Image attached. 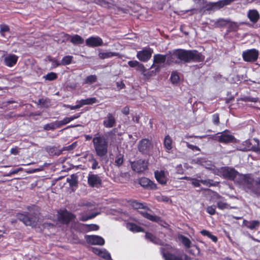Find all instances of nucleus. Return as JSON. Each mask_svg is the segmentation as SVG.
<instances>
[{
    "label": "nucleus",
    "mask_w": 260,
    "mask_h": 260,
    "mask_svg": "<svg viewBox=\"0 0 260 260\" xmlns=\"http://www.w3.org/2000/svg\"><path fill=\"white\" fill-rule=\"evenodd\" d=\"M43 226L44 227V228H49V227L52 226L53 225L51 223H44Z\"/></svg>",
    "instance_id": "774afa93"
},
{
    "label": "nucleus",
    "mask_w": 260,
    "mask_h": 260,
    "mask_svg": "<svg viewBox=\"0 0 260 260\" xmlns=\"http://www.w3.org/2000/svg\"><path fill=\"white\" fill-rule=\"evenodd\" d=\"M92 143L97 155L102 157L107 154L108 142L104 137L95 136L92 139Z\"/></svg>",
    "instance_id": "20e7f679"
},
{
    "label": "nucleus",
    "mask_w": 260,
    "mask_h": 260,
    "mask_svg": "<svg viewBox=\"0 0 260 260\" xmlns=\"http://www.w3.org/2000/svg\"><path fill=\"white\" fill-rule=\"evenodd\" d=\"M183 142L185 143L186 144L187 147L188 148L191 149L192 151H200V148L198 147V146L190 144L188 142H187L185 141H183Z\"/></svg>",
    "instance_id": "49530a36"
},
{
    "label": "nucleus",
    "mask_w": 260,
    "mask_h": 260,
    "mask_svg": "<svg viewBox=\"0 0 260 260\" xmlns=\"http://www.w3.org/2000/svg\"><path fill=\"white\" fill-rule=\"evenodd\" d=\"M201 233L202 235L203 236H206L207 237H209L210 235H211V233L210 232H209L208 231H207V230H203L202 231H201Z\"/></svg>",
    "instance_id": "bf43d9fd"
},
{
    "label": "nucleus",
    "mask_w": 260,
    "mask_h": 260,
    "mask_svg": "<svg viewBox=\"0 0 260 260\" xmlns=\"http://www.w3.org/2000/svg\"><path fill=\"white\" fill-rule=\"evenodd\" d=\"M209 238H210L214 242H216L217 241V238L211 234Z\"/></svg>",
    "instance_id": "0e129e2a"
},
{
    "label": "nucleus",
    "mask_w": 260,
    "mask_h": 260,
    "mask_svg": "<svg viewBox=\"0 0 260 260\" xmlns=\"http://www.w3.org/2000/svg\"><path fill=\"white\" fill-rule=\"evenodd\" d=\"M136 70L137 71L141 72L143 75L146 76L145 73L146 70L143 64L139 62L138 64L136 67Z\"/></svg>",
    "instance_id": "c03bdc74"
},
{
    "label": "nucleus",
    "mask_w": 260,
    "mask_h": 260,
    "mask_svg": "<svg viewBox=\"0 0 260 260\" xmlns=\"http://www.w3.org/2000/svg\"><path fill=\"white\" fill-rule=\"evenodd\" d=\"M234 0H221L216 3H210L208 4L210 8L213 10L219 9L224 6L228 5Z\"/></svg>",
    "instance_id": "2eb2a0df"
},
{
    "label": "nucleus",
    "mask_w": 260,
    "mask_h": 260,
    "mask_svg": "<svg viewBox=\"0 0 260 260\" xmlns=\"http://www.w3.org/2000/svg\"><path fill=\"white\" fill-rule=\"evenodd\" d=\"M92 251L99 256L107 260L111 259L110 254L104 248H92Z\"/></svg>",
    "instance_id": "4468645a"
},
{
    "label": "nucleus",
    "mask_w": 260,
    "mask_h": 260,
    "mask_svg": "<svg viewBox=\"0 0 260 260\" xmlns=\"http://www.w3.org/2000/svg\"><path fill=\"white\" fill-rule=\"evenodd\" d=\"M103 43L102 39L98 36H92L85 40L86 45L90 47L100 46Z\"/></svg>",
    "instance_id": "9d476101"
},
{
    "label": "nucleus",
    "mask_w": 260,
    "mask_h": 260,
    "mask_svg": "<svg viewBox=\"0 0 260 260\" xmlns=\"http://www.w3.org/2000/svg\"><path fill=\"white\" fill-rule=\"evenodd\" d=\"M201 182L206 186H211L212 185V184L211 183L210 180H201Z\"/></svg>",
    "instance_id": "13d9d810"
},
{
    "label": "nucleus",
    "mask_w": 260,
    "mask_h": 260,
    "mask_svg": "<svg viewBox=\"0 0 260 260\" xmlns=\"http://www.w3.org/2000/svg\"><path fill=\"white\" fill-rule=\"evenodd\" d=\"M57 128H58V126L57 124L56 121L52 123L47 124L44 126V129L47 131L53 130Z\"/></svg>",
    "instance_id": "72a5a7b5"
},
{
    "label": "nucleus",
    "mask_w": 260,
    "mask_h": 260,
    "mask_svg": "<svg viewBox=\"0 0 260 260\" xmlns=\"http://www.w3.org/2000/svg\"><path fill=\"white\" fill-rule=\"evenodd\" d=\"M171 81L173 83H177L179 80V76L176 72H173L171 76Z\"/></svg>",
    "instance_id": "a18cd8bd"
},
{
    "label": "nucleus",
    "mask_w": 260,
    "mask_h": 260,
    "mask_svg": "<svg viewBox=\"0 0 260 260\" xmlns=\"http://www.w3.org/2000/svg\"><path fill=\"white\" fill-rule=\"evenodd\" d=\"M17 217L26 225L37 227L39 226L40 223L39 217L37 215L30 216L23 213H18L17 214Z\"/></svg>",
    "instance_id": "39448f33"
},
{
    "label": "nucleus",
    "mask_w": 260,
    "mask_h": 260,
    "mask_svg": "<svg viewBox=\"0 0 260 260\" xmlns=\"http://www.w3.org/2000/svg\"><path fill=\"white\" fill-rule=\"evenodd\" d=\"M147 168V162L143 160H139L132 164V169L137 172H142Z\"/></svg>",
    "instance_id": "f8f14e48"
},
{
    "label": "nucleus",
    "mask_w": 260,
    "mask_h": 260,
    "mask_svg": "<svg viewBox=\"0 0 260 260\" xmlns=\"http://www.w3.org/2000/svg\"><path fill=\"white\" fill-rule=\"evenodd\" d=\"M190 180L191 181V183L196 187H198L200 186V183L201 182V180L194 179V178H190Z\"/></svg>",
    "instance_id": "864d4df0"
},
{
    "label": "nucleus",
    "mask_w": 260,
    "mask_h": 260,
    "mask_svg": "<svg viewBox=\"0 0 260 260\" xmlns=\"http://www.w3.org/2000/svg\"><path fill=\"white\" fill-rule=\"evenodd\" d=\"M131 206L135 209H144V205L141 203L138 202L136 201H132Z\"/></svg>",
    "instance_id": "a19ab883"
},
{
    "label": "nucleus",
    "mask_w": 260,
    "mask_h": 260,
    "mask_svg": "<svg viewBox=\"0 0 260 260\" xmlns=\"http://www.w3.org/2000/svg\"><path fill=\"white\" fill-rule=\"evenodd\" d=\"M72 59H73L72 56H71V55L65 56L62 58L61 61L60 62L61 65L66 66V65L70 64L72 62Z\"/></svg>",
    "instance_id": "2f4dec72"
},
{
    "label": "nucleus",
    "mask_w": 260,
    "mask_h": 260,
    "mask_svg": "<svg viewBox=\"0 0 260 260\" xmlns=\"http://www.w3.org/2000/svg\"><path fill=\"white\" fill-rule=\"evenodd\" d=\"M212 198L213 200L216 199L215 202L216 203L217 208L220 210L235 208L234 207H231L226 202L225 200L217 193H214Z\"/></svg>",
    "instance_id": "0eeeda50"
},
{
    "label": "nucleus",
    "mask_w": 260,
    "mask_h": 260,
    "mask_svg": "<svg viewBox=\"0 0 260 260\" xmlns=\"http://www.w3.org/2000/svg\"><path fill=\"white\" fill-rule=\"evenodd\" d=\"M115 123L114 117L110 113H109L103 121L105 127L107 128L112 127Z\"/></svg>",
    "instance_id": "412c9836"
},
{
    "label": "nucleus",
    "mask_w": 260,
    "mask_h": 260,
    "mask_svg": "<svg viewBox=\"0 0 260 260\" xmlns=\"http://www.w3.org/2000/svg\"><path fill=\"white\" fill-rule=\"evenodd\" d=\"M168 174L164 171L155 172V177L157 181L161 184H165L168 180Z\"/></svg>",
    "instance_id": "a211bd4d"
},
{
    "label": "nucleus",
    "mask_w": 260,
    "mask_h": 260,
    "mask_svg": "<svg viewBox=\"0 0 260 260\" xmlns=\"http://www.w3.org/2000/svg\"><path fill=\"white\" fill-rule=\"evenodd\" d=\"M247 16L251 22L255 23L258 21L259 15L256 10L253 9L248 11Z\"/></svg>",
    "instance_id": "5701e85b"
},
{
    "label": "nucleus",
    "mask_w": 260,
    "mask_h": 260,
    "mask_svg": "<svg viewBox=\"0 0 260 260\" xmlns=\"http://www.w3.org/2000/svg\"><path fill=\"white\" fill-rule=\"evenodd\" d=\"M88 183L92 187H98L101 183V179L97 175L89 174L88 177Z\"/></svg>",
    "instance_id": "f3484780"
},
{
    "label": "nucleus",
    "mask_w": 260,
    "mask_h": 260,
    "mask_svg": "<svg viewBox=\"0 0 260 260\" xmlns=\"http://www.w3.org/2000/svg\"><path fill=\"white\" fill-rule=\"evenodd\" d=\"M74 218V215L66 210L58 213V220L62 223H68Z\"/></svg>",
    "instance_id": "ddd939ff"
},
{
    "label": "nucleus",
    "mask_w": 260,
    "mask_h": 260,
    "mask_svg": "<svg viewBox=\"0 0 260 260\" xmlns=\"http://www.w3.org/2000/svg\"><path fill=\"white\" fill-rule=\"evenodd\" d=\"M81 100L84 105H92L95 103L97 101V100L95 98H90Z\"/></svg>",
    "instance_id": "e433bc0d"
},
{
    "label": "nucleus",
    "mask_w": 260,
    "mask_h": 260,
    "mask_svg": "<svg viewBox=\"0 0 260 260\" xmlns=\"http://www.w3.org/2000/svg\"><path fill=\"white\" fill-rule=\"evenodd\" d=\"M151 146L150 141L147 139H143L141 140L139 145V150L144 152L148 150Z\"/></svg>",
    "instance_id": "4be33fe9"
},
{
    "label": "nucleus",
    "mask_w": 260,
    "mask_h": 260,
    "mask_svg": "<svg viewBox=\"0 0 260 260\" xmlns=\"http://www.w3.org/2000/svg\"><path fill=\"white\" fill-rule=\"evenodd\" d=\"M85 239L87 242L92 245H103L105 244L104 239L99 236L96 235H86Z\"/></svg>",
    "instance_id": "9b49d317"
},
{
    "label": "nucleus",
    "mask_w": 260,
    "mask_h": 260,
    "mask_svg": "<svg viewBox=\"0 0 260 260\" xmlns=\"http://www.w3.org/2000/svg\"><path fill=\"white\" fill-rule=\"evenodd\" d=\"M90 161L92 162L91 168L92 169H96V168L99 167L98 166V162L94 158H92L90 160Z\"/></svg>",
    "instance_id": "603ef678"
},
{
    "label": "nucleus",
    "mask_w": 260,
    "mask_h": 260,
    "mask_svg": "<svg viewBox=\"0 0 260 260\" xmlns=\"http://www.w3.org/2000/svg\"><path fill=\"white\" fill-rule=\"evenodd\" d=\"M152 50L149 48H145L137 52V57L141 61L146 62L151 57Z\"/></svg>",
    "instance_id": "1a4fd4ad"
},
{
    "label": "nucleus",
    "mask_w": 260,
    "mask_h": 260,
    "mask_svg": "<svg viewBox=\"0 0 260 260\" xmlns=\"http://www.w3.org/2000/svg\"><path fill=\"white\" fill-rule=\"evenodd\" d=\"M64 37L66 39L70 40V41L74 45L81 44L84 42V39L78 35H74L73 36L65 35Z\"/></svg>",
    "instance_id": "6ab92c4d"
},
{
    "label": "nucleus",
    "mask_w": 260,
    "mask_h": 260,
    "mask_svg": "<svg viewBox=\"0 0 260 260\" xmlns=\"http://www.w3.org/2000/svg\"><path fill=\"white\" fill-rule=\"evenodd\" d=\"M139 62L137 60H134V61H129L128 62V64L132 68L136 67L137 65L138 64Z\"/></svg>",
    "instance_id": "6e6d98bb"
},
{
    "label": "nucleus",
    "mask_w": 260,
    "mask_h": 260,
    "mask_svg": "<svg viewBox=\"0 0 260 260\" xmlns=\"http://www.w3.org/2000/svg\"><path fill=\"white\" fill-rule=\"evenodd\" d=\"M43 78L46 80L52 81L57 78V75L55 73L50 72L44 76Z\"/></svg>",
    "instance_id": "4c0bfd02"
},
{
    "label": "nucleus",
    "mask_w": 260,
    "mask_h": 260,
    "mask_svg": "<svg viewBox=\"0 0 260 260\" xmlns=\"http://www.w3.org/2000/svg\"><path fill=\"white\" fill-rule=\"evenodd\" d=\"M172 139L169 135L166 136L164 140V145L168 152H170L172 149Z\"/></svg>",
    "instance_id": "393cba45"
},
{
    "label": "nucleus",
    "mask_w": 260,
    "mask_h": 260,
    "mask_svg": "<svg viewBox=\"0 0 260 260\" xmlns=\"http://www.w3.org/2000/svg\"><path fill=\"white\" fill-rule=\"evenodd\" d=\"M244 225L251 230L255 229L256 227L258 226L259 225V222L258 220L253 221H247L244 220L243 221Z\"/></svg>",
    "instance_id": "a878e982"
},
{
    "label": "nucleus",
    "mask_w": 260,
    "mask_h": 260,
    "mask_svg": "<svg viewBox=\"0 0 260 260\" xmlns=\"http://www.w3.org/2000/svg\"><path fill=\"white\" fill-rule=\"evenodd\" d=\"M180 239L185 247L188 248L190 247L191 241L188 238L185 236H181L180 237Z\"/></svg>",
    "instance_id": "473e14b6"
},
{
    "label": "nucleus",
    "mask_w": 260,
    "mask_h": 260,
    "mask_svg": "<svg viewBox=\"0 0 260 260\" xmlns=\"http://www.w3.org/2000/svg\"><path fill=\"white\" fill-rule=\"evenodd\" d=\"M197 162L204 166L205 168L210 170H214V167L211 164L209 161L205 160L204 159L198 160Z\"/></svg>",
    "instance_id": "c85d7f7f"
},
{
    "label": "nucleus",
    "mask_w": 260,
    "mask_h": 260,
    "mask_svg": "<svg viewBox=\"0 0 260 260\" xmlns=\"http://www.w3.org/2000/svg\"><path fill=\"white\" fill-rule=\"evenodd\" d=\"M77 107L78 108V109L82 107L83 106H84L83 103L81 100L80 101H77Z\"/></svg>",
    "instance_id": "69168bd1"
},
{
    "label": "nucleus",
    "mask_w": 260,
    "mask_h": 260,
    "mask_svg": "<svg viewBox=\"0 0 260 260\" xmlns=\"http://www.w3.org/2000/svg\"><path fill=\"white\" fill-rule=\"evenodd\" d=\"M98 214V213H94V214H92L88 216H82L81 218V219L82 220V221H86L89 219H91V218H92L93 217H94L96 215H97Z\"/></svg>",
    "instance_id": "5fc2aeb1"
},
{
    "label": "nucleus",
    "mask_w": 260,
    "mask_h": 260,
    "mask_svg": "<svg viewBox=\"0 0 260 260\" xmlns=\"http://www.w3.org/2000/svg\"><path fill=\"white\" fill-rule=\"evenodd\" d=\"M253 187L257 189V191H247L248 193H253L255 194H260V178L256 179L255 180L253 179V182L252 184Z\"/></svg>",
    "instance_id": "7c9ffc66"
},
{
    "label": "nucleus",
    "mask_w": 260,
    "mask_h": 260,
    "mask_svg": "<svg viewBox=\"0 0 260 260\" xmlns=\"http://www.w3.org/2000/svg\"><path fill=\"white\" fill-rule=\"evenodd\" d=\"M227 21L222 19H220L217 20L216 23V26L217 27L222 26L226 24Z\"/></svg>",
    "instance_id": "09e8293b"
},
{
    "label": "nucleus",
    "mask_w": 260,
    "mask_h": 260,
    "mask_svg": "<svg viewBox=\"0 0 260 260\" xmlns=\"http://www.w3.org/2000/svg\"><path fill=\"white\" fill-rule=\"evenodd\" d=\"M72 121V120H71V117H66V118H63L62 120H59V121H56V122H57V124L58 125V127H59L63 125H65L66 124L70 123Z\"/></svg>",
    "instance_id": "c9c22d12"
},
{
    "label": "nucleus",
    "mask_w": 260,
    "mask_h": 260,
    "mask_svg": "<svg viewBox=\"0 0 260 260\" xmlns=\"http://www.w3.org/2000/svg\"><path fill=\"white\" fill-rule=\"evenodd\" d=\"M145 236L152 242L161 245L160 252L164 260H189L186 254L178 251L169 244H164L159 239L151 234L146 233Z\"/></svg>",
    "instance_id": "f03ea898"
},
{
    "label": "nucleus",
    "mask_w": 260,
    "mask_h": 260,
    "mask_svg": "<svg viewBox=\"0 0 260 260\" xmlns=\"http://www.w3.org/2000/svg\"><path fill=\"white\" fill-rule=\"evenodd\" d=\"M242 56L245 61L253 62L258 58V51L255 49L248 50L243 52Z\"/></svg>",
    "instance_id": "6e6552de"
},
{
    "label": "nucleus",
    "mask_w": 260,
    "mask_h": 260,
    "mask_svg": "<svg viewBox=\"0 0 260 260\" xmlns=\"http://www.w3.org/2000/svg\"><path fill=\"white\" fill-rule=\"evenodd\" d=\"M123 155L121 154H119L116 156L115 158V164L117 166L119 167L123 164Z\"/></svg>",
    "instance_id": "ea45409f"
},
{
    "label": "nucleus",
    "mask_w": 260,
    "mask_h": 260,
    "mask_svg": "<svg viewBox=\"0 0 260 260\" xmlns=\"http://www.w3.org/2000/svg\"><path fill=\"white\" fill-rule=\"evenodd\" d=\"M155 198L158 202H171V200L167 196L160 194L155 196Z\"/></svg>",
    "instance_id": "f704fd0d"
},
{
    "label": "nucleus",
    "mask_w": 260,
    "mask_h": 260,
    "mask_svg": "<svg viewBox=\"0 0 260 260\" xmlns=\"http://www.w3.org/2000/svg\"><path fill=\"white\" fill-rule=\"evenodd\" d=\"M22 170V169L21 168H19V169H15L14 170H13L12 172H11L10 173V174L8 175V176H10L12 174H16L19 171H21Z\"/></svg>",
    "instance_id": "680f3d73"
},
{
    "label": "nucleus",
    "mask_w": 260,
    "mask_h": 260,
    "mask_svg": "<svg viewBox=\"0 0 260 260\" xmlns=\"http://www.w3.org/2000/svg\"><path fill=\"white\" fill-rule=\"evenodd\" d=\"M219 122V120L218 115L216 114H214L213 115V122L215 124H218Z\"/></svg>",
    "instance_id": "4d7b16f0"
},
{
    "label": "nucleus",
    "mask_w": 260,
    "mask_h": 260,
    "mask_svg": "<svg viewBox=\"0 0 260 260\" xmlns=\"http://www.w3.org/2000/svg\"><path fill=\"white\" fill-rule=\"evenodd\" d=\"M126 226V228L128 230L133 232H140L143 231V230L141 227L138 226L135 223H127Z\"/></svg>",
    "instance_id": "bb28decb"
},
{
    "label": "nucleus",
    "mask_w": 260,
    "mask_h": 260,
    "mask_svg": "<svg viewBox=\"0 0 260 260\" xmlns=\"http://www.w3.org/2000/svg\"><path fill=\"white\" fill-rule=\"evenodd\" d=\"M118 54L113 52H101L99 54V56L101 59L110 58L113 56H117Z\"/></svg>",
    "instance_id": "cd10ccee"
},
{
    "label": "nucleus",
    "mask_w": 260,
    "mask_h": 260,
    "mask_svg": "<svg viewBox=\"0 0 260 260\" xmlns=\"http://www.w3.org/2000/svg\"><path fill=\"white\" fill-rule=\"evenodd\" d=\"M140 213L145 218L148 219L150 220L153 221H157L159 220V217L153 216L150 213H149L147 211H140Z\"/></svg>",
    "instance_id": "c756f323"
},
{
    "label": "nucleus",
    "mask_w": 260,
    "mask_h": 260,
    "mask_svg": "<svg viewBox=\"0 0 260 260\" xmlns=\"http://www.w3.org/2000/svg\"><path fill=\"white\" fill-rule=\"evenodd\" d=\"M244 145H245V146L241 148H240V150L245 151L249 150L251 149V144L249 140H246L244 142Z\"/></svg>",
    "instance_id": "37998d69"
},
{
    "label": "nucleus",
    "mask_w": 260,
    "mask_h": 260,
    "mask_svg": "<svg viewBox=\"0 0 260 260\" xmlns=\"http://www.w3.org/2000/svg\"><path fill=\"white\" fill-rule=\"evenodd\" d=\"M172 59H179L184 61L193 60L194 61H201L204 60L203 56L197 51H186L184 50H177L171 55Z\"/></svg>",
    "instance_id": "7ed1b4c3"
},
{
    "label": "nucleus",
    "mask_w": 260,
    "mask_h": 260,
    "mask_svg": "<svg viewBox=\"0 0 260 260\" xmlns=\"http://www.w3.org/2000/svg\"><path fill=\"white\" fill-rule=\"evenodd\" d=\"M86 227L89 231H96L99 229V226L96 224L86 225Z\"/></svg>",
    "instance_id": "8fccbe9b"
},
{
    "label": "nucleus",
    "mask_w": 260,
    "mask_h": 260,
    "mask_svg": "<svg viewBox=\"0 0 260 260\" xmlns=\"http://www.w3.org/2000/svg\"><path fill=\"white\" fill-rule=\"evenodd\" d=\"M166 60L165 55L161 54H156L153 56V64H158V67L161 66Z\"/></svg>",
    "instance_id": "b1692460"
},
{
    "label": "nucleus",
    "mask_w": 260,
    "mask_h": 260,
    "mask_svg": "<svg viewBox=\"0 0 260 260\" xmlns=\"http://www.w3.org/2000/svg\"><path fill=\"white\" fill-rule=\"evenodd\" d=\"M97 79L95 75H90L86 77L85 79L84 83L85 84H91L95 82Z\"/></svg>",
    "instance_id": "58836bf2"
},
{
    "label": "nucleus",
    "mask_w": 260,
    "mask_h": 260,
    "mask_svg": "<svg viewBox=\"0 0 260 260\" xmlns=\"http://www.w3.org/2000/svg\"><path fill=\"white\" fill-rule=\"evenodd\" d=\"M18 58V56L15 54H9L4 59L5 64L7 67H12L16 64Z\"/></svg>",
    "instance_id": "dca6fc26"
},
{
    "label": "nucleus",
    "mask_w": 260,
    "mask_h": 260,
    "mask_svg": "<svg viewBox=\"0 0 260 260\" xmlns=\"http://www.w3.org/2000/svg\"><path fill=\"white\" fill-rule=\"evenodd\" d=\"M64 107L69 108L71 110H75L76 109H78L77 105L75 106H70V105H64Z\"/></svg>",
    "instance_id": "338daca9"
},
{
    "label": "nucleus",
    "mask_w": 260,
    "mask_h": 260,
    "mask_svg": "<svg viewBox=\"0 0 260 260\" xmlns=\"http://www.w3.org/2000/svg\"><path fill=\"white\" fill-rule=\"evenodd\" d=\"M214 173L219 176H222L224 178L234 181L246 192L257 191V189L252 185L253 179L250 175L241 174L235 169L229 167H222L219 170H214Z\"/></svg>",
    "instance_id": "f257e3e1"
},
{
    "label": "nucleus",
    "mask_w": 260,
    "mask_h": 260,
    "mask_svg": "<svg viewBox=\"0 0 260 260\" xmlns=\"http://www.w3.org/2000/svg\"><path fill=\"white\" fill-rule=\"evenodd\" d=\"M9 30V27L7 25H4L1 27V34L2 36L5 37V33L8 32Z\"/></svg>",
    "instance_id": "de8ad7c7"
},
{
    "label": "nucleus",
    "mask_w": 260,
    "mask_h": 260,
    "mask_svg": "<svg viewBox=\"0 0 260 260\" xmlns=\"http://www.w3.org/2000/svg\"><path fill=\"white\" fill-rule=\"evenodd\" d=\"M206 211L210 215H214L215 213V208L213 206L207 207Z\"/></svg>",
    "instance_id": "3c124183"
},
{
    "label": "nucleus",
    "mask_w": 260,
    "mask_h": 260,
    "mask_svg": "<svg viewBox=\"0 0 260 260\" xmlns=\"http://www.w3.org/2000/svg\"><path fill=\"white\" fill-rule=\"evenodd\" d=\"M11 153L13 154L16 155L18 154V151L16 148H13L11 149Z\"/></svg>",
    "instance_id": "e2e57ef3"
},
{
    "label": "nucleus",
    "mask_w": 260,
    "mask_h": 260,
    "mask_svg": "<svg viewBox=\"0 0 260 260\" xmlns=\"http://www.w3.org/2000/svg\"><path fill=\"white\" fill-rule=\"evenodd\" d=\"M48 60L49 61L51 62L52 63V66L53 68H56L58 66H59L61 65L60 62L57 60V59L52 58L51 57H48Z\"/></svg>",
    "instance_id": "79ce46f5"
},
{
    "label": "nucleus",
    "mask_w": 260,
    "mask_h": 260,
    "mask_svg": "<svg viewBox=\"0 0 260 260\" xmlns=\"http://www.w3.org/2000/svg\"><path fill=\"white\" fill-rule=\"evenodd\" d=\"M139 183L142 186L145 188H155V185L151 180L145 177L140 178Z\"/></svg>",
    "instance_id": "aec40b11"
},
{
    "label": "nucleus",
    "mask_w": 260,
    "mask_h": 260,
    "mask_svg": "<svg viewBox=\"0 0 260 260\" xmlns=\"http://www.w3.org/2000/svg\"><path fill=\"white\" fill-rule=\"evenodd\" d=\"M122 112L125 115L128 114L129 113V108L127 107H124L122 109Z\"/></svg>",
    "instance_id": "052dcab7"
},
{
    "label": "nucleus",
    "mask_w": 260,
    "mask_h": 260,
    "mask_svg": "<svg viewBox=\"0 0 260 260\" xmlns=\"http://www.w3.org/2000/svg\"><path fill=\"white\" fill-rule=\"evenodd\" d=\"M214 138L215 140L222 143L232 142L235 139L234 136L228 131L217 134Z\"/></svg>",
    "instance_id": "423d86ee"
}]
</instances>
